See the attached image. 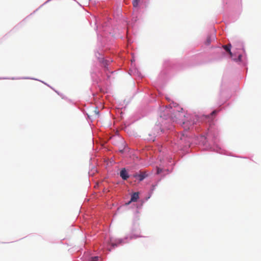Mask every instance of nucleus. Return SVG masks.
Segmentation results:
<instances>
[{"label": "nucleus", "mask_w": 261, "mask_h": 261, "mask_svg": "<svg viewBox=\"0 0 261 261\" xmlns=\"http://www.w3.org/2000/svg\"><path fill=\"white\" fill-rule=\"evenodd\" d=\"M183 117H185V116L182 112L176 111L174 112V117H172V119L173 121H177L180 123H182L184 129L185 130H188L194 123L189 121H185L180 120Z\"/></svg>", "instance_id": "1"}, {"label": "nucleus", "mask_w": 261, "mask_h": 261, "mask_svg": "<svg viewBox=\"0 0 261 261\" xmlns=\"http://www.w3.org/2000/svg\"><path fill=\"white\" fill-rule=\"evenodd\" d=\"M215 39V36L214 34L208 35L205 41L204 42V44L206 45H209L212 40Z\"/></svg>", "instance_id": "2"}, {"label": "nucleus", "mask_w": 261, "mask_h": 261, "mask_svg": "<svg viewBox=\"0 0 261 261\" xmlns=\"http://www.w3.org/2000/svg\"><path fill=\"white\" fill-rule=\"evenodd\" d=\"M120 176L124 180H126L129 177L128 173L125 168H123L121 170L120 172Z\"/></svg>", "instance_id": "3"}, {"label": "nucleus", "mask_w": 261, "mask_h": 261, "mask_svg": "<svg viewBox=\"0 0 261 261\" xmlns=\"http://www.w3.org/2000/svg\"><path fill=\"white\" fill-rule=\"evenodd\" d=\"M139 193L138 192L134 193L131 196V199H130V201L128 202V204L130 203L131 202L137 201V200L139 199Z\"/></svg>", "instance_id": "4"}, {"label": "nucleus", "mask_w": 261, "mask_h": 261, "mask_svg": "<svg viewBox=\"0 0 261 261\" xmlns=\"http://www.w3.org/2000/svg\"><path fill=\"white\" fill-rule=\"evenodd\" d=\"M134 176L135 177H139V180L142 181L147 176V174L146 172H141L139 174H136Z\"/></svg>", "instance_id": "5"}, {"label": "nucleus", "mask_w": 261, "mask_h": 261, "mask_svg": "<svg viewBox=\"0 0 261 261\" xmlns=\"http://www.w3.org/2000/svg\"><path fill=\"white\" fill-rule=\"evenodd\" d=\"M223 48L228 53L229 55L232 57V54L230 50V48L231 47V45L230 44H228L227 45H223Z\"/></svg>", "instance_id": "6"}, {"label": "nucleus", "mask_w": 261, "mask_h": 261, "mask_svg": "<svg viewBox=\"0 0 261 261\" xmlns=\"http://www.w3.org/2000/svg\"><path fill=\"white\" fill-rule=\"evenodd\" d=\"M236 44V46L237 49H241L243 47L242 43L240 42H237Z\"/></svg>", "instance_id": "7"}, {"label": "nucleus", "mask_w": 261, "mask_h": 261, "mask_svg": "<svg viewBox=\"0 0 261 261\" xmlns=\"http://www.w3.org/2000/svg\"><path fill=\"white\" fill-rule=\"evenodd\" d=\"M139 0H133V5L135 7H137L138 5Z\"/></svg>", "instance_id": "8"}, {"label": "nucleus", "mask_w": 261, "mask_h": 261, "mask_svg": "<svg viewBox=\"0 0 261 261\" xmlns=\"http://www.w3.org/2000/svg\"><path fill=\"white\" fill-rule=\"evenodd\" d=\"M98 256H95V257H91L89 261H98Z\"/></svg>", "instance_id": "9"}, {"label": "nucleus", "mask_w": 261, "mask_h": 261, "mask_svg": "<svg viewBox=\"0 0 261 261\" xmlns=\"http://www.w3.org/2000/svg\"><path fill=\"white\" fill-rule=\"evenodd\" d=\"M109 61L107 60H103L102 62V64L105 66V67H106V66L108 65Z\"/></svg>", "instance_id": "10"}, {"label": "nucleus", "mask_w": 261, "mask_h": 261, "mask_svg": "<svg viewBox=\"0 0 261 261\" xmlns=\"http://www.w3.org/2000/svg\"><path fill=\"white\" fill-rule=\"evenodd\" d=\"M94 113H95V114L96 115H97L98 116H99V111L97 110V109H96L95 110H94Z\"/></svg>", "instance_id": "11"}, {"label": "nucleus", "mask_w": 261, "mask_h": 261, "mask_svg": "<svg viewBox=\"0 0 261 261\" xmlns=\"http://www.w3.org/2000/svg\"><path fill=\"white\" fill-rule=\"evenodd\" d=\"M216 113H217V111H216V110L213 111L211 113V116H213V115H215Z\"/></svg>", "instance_id": "12"}, {"label": "nucleus", "mask_w": 261, "mask_h": 261, "mask_svg": "<svg viewBox=\"0 0 261 261\" xmlns=\"http://www.w3.org/2000/svg\"><path fill=\"white\" fill-rule=\"evenodd\" d=\"M161 172H162V169H160V168H158V170H157V173H158V174L160 173Z\"/></svg>", "instance_id": "13"}, {"label": "nucleus", "mask_w": 261, "mask_h": 261, "mask_svg": "<svg viewBox=\"0 0 261 261\" xmlns=\"http://www.w3.org/2000/svg\"><path fill=\"white\" fill-rule=\"evenodd\" d=\"M241 58H242V55H239V56H238V60L239 61H241Z\"/></svg>", "instance_id": "14"}]
</instances>
